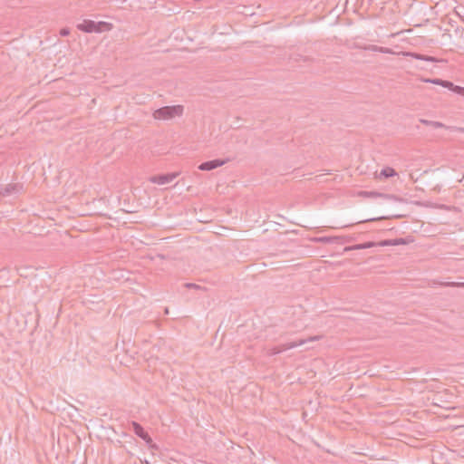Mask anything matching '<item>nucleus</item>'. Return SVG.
Returning <instances> with one entry per match:
<instances>
[{
	"mask_svg": "<svg viewBox=\"0 0 464 464\" xmlns=\"http://www.w3.org/2000/svg\"><path fill=\"white\" fill-rule=\"evenodd\" d=\"M425 82H430V83H433V84H437V85H441V86H443L445 88L453 86V82H451L450 81H445V80H442V79H439V78L427 79V80H425Z\"/></svg>",
	"mask_w": 464,
	"mask_h": 464,
	"instance_id": "13",
	"label": "nucleus"
},
{
	"mask_svg": "<svg viewBox=\"0 0 464 464\" xmlns=\"http://www.w3.org/2000/svg\"><path fill=\"white\" fill-rule=\"evenodd\" d=\"M351 226H353V224H351V225H343V227H351Z\"/></svg>",
	"mask_w": 464,
	"mask_h": 464,
	"instance_id": "25",
	"label": "nucleus"
},
{
	"mask_svg": "<svg viewBox=\"0 0 464 464\" xmlns=\"http://www.w3.org/2000/svg\"><path fill=\"white\" fill-rule=\"evenodd\" d=\"M183 113L182 105L164 106L153 112V117L156 120H170L176 116H181Z\"/></svg>",
	"mask_w": 464,
	"mask_h": 464,
	"instance_id": "2",
	"label": "nucleus"
},
{
	"mask_svg": "<svg viewBox=\"0 0 464 464\" xmlns=\"http://www.w3.org/2000/svg\"><path fill=\"white\" fill-rule=\"evenodd\" d=\"M298 56L300 57V60H302V61H304V62H306V61H309V60H310V58H308V57H304V56H302V55H298ZM294 59H295V61H299V59H297V58H294Z\"/></svg>",
	"mask_w": 464,
	"mask_h": 464,
	"instance_id": "23",
	"label": "nucleus"
},
{
	"mask_svg": "<svg viewBox=\"0 0 464 464\" xmlns=\"http://www.w3.org/2000/svg\"><path fill=\"white\" fill-rule=\"evenodd\" d=\"M60 34L62 36H68L70 34V29L65 27V28H62L61 31H60Z\"/></svg>",
	"mask_w": 464,
	"mask_h": 464,
	"instance_id": "21",
	"label": "nucleus"
},
{
	"mask_svg": "<svg viewBox=\"0 0 464 464\" xmlns=\"http://www.w3.org/2000/svg\"><path fill=\"white\" fill-rule=\"evenodd\" d=\"M363 194L365 196L372 197V198L378 197V198H383L385 199H394V200L397 199V198L394 196L388 195V194H382V193H379V192H375V191H365V192H363Z\"/></svg>",
	"mask_w": 464,
	"mask_h": 464,
	"instance_id": "14",
	"label": "nucleus"
},
{
	"mask_svg": "<svg viewBox=\"0 0 464 464\" xmlns=\"http://www.w3.org/2000/svg\"><path fill=\"white\" fill-rule=\"evenodd\" d=\"M405 239L404 238H395V239H387L381 241L379 243L380 246H399V245H404Z\"/></svg>",
	"mask_w": 464,
	"mask_h": 464,
	"instance_id": "12",
	"label": "nucleus"
},
{
	"mask_svg": "<svg viewBox=\"0 0 464 464\" xmlns=\"http://www.w3.org/2000/svg\"><path fill=\"white\" fill-rule=\"evenodd\" d=\"M403 55L404 56L412 57V58L417 59V60L425 61V62H430V63H438V62H440V60L437 59L436 57L430 56V55H425V54H421V53H418L404 52Z\"/></svg>",
	"mask_w": 464,
	"mask_h": 464,
	"instance_id": "9",
	"label": "nucleus"
},
{
	"mask_svg": "<svg viewBox=\"0 0 464 464\" xmlns=\"http://www.w3.org/2000/svg\"><path fill=\"white\" fill-rule=\"evenodd\" d=\"M77 29L84 33H102L110 31L111 24L107 22H94L85 19L76 25Z\"/></svg>",
	"mask_w": 464,
	"mask_h": 464,
	"instance_id": "1",
	"label": "nucleus"
},
{
	"mask_svg": "<svg viewBox=\"0 0 464 464\" xmlns=\"http://www.w3.org/2000/svg\"><path fill=\"white\" fill-rule=\"evenodd\" d=\"M361 48L363 50H366V51L379 52L382 53H393L392 50L390 48L377 46V45H373V44L364 45V46H362Z\"/></svg>",
	"mask_w": 464,
	"mask_h": 464,
	"instance_id": "10",
	"label": "nucleus"
},
{
	"mask_svg": "<svg viewBox=\"0 0 464 464\" xmlns=\"http://www.w3.org/2000/svg\"><path fill=\"white\" fill-rule=\"evenodd\" d=\"M350 238H346L344 237H320L315 238L316 242L324 243V244H332V243H337V244H343L346 241H349Z\"/></svg>",
	"mask_w": 464,
	"mask_h": 464,
	"instance_id": "8",
	"label": "nucleus"
},
{
	"mask_svg": "<svg viewBox=\"0 0 464 464\" xmlns=\"http://www.w3.org/2000/svg\"><path fill=\"white\" fill-rule=\"evenodd\" d=\"M165 314H169V309L168 308L165 309Z\"/></svg>",
	"mask_w": 464,
	"mask_h": 464,
	"instance_id": "26",
	"label": "nucleus"
},
{
	"mask_svg": "<svg viewBox=\"0 0 464 464\" xmlns=\"http://www.w3.org/2000/svg\"><path fill=\"white\" fill-rule=\"evenodd\" d=\"M448 89L453 91L454 92L456 93H459V94H461V95H464V87H461V86H458V85H454L451 86V87H448Z\"/></svg>",
	"mask_w": 464,
	"mask_h": 464,
	"instance_id": "18",
	"label": "nucleus"
},
{
	"mask_svg": "<svg viewBox=\"0 0 464 464\" xmlns=\"http://www.w3.org/2000/svg\"><path fill=\"white\" fill-rule=\"evenodd\" d=\"M384 218H385V217L367 218L365 220L357 221L355 224H360V223H363V222H372V221L381 220V219H384Z\"/></svg>",
	"mask_w": 464,
	"mask_h": 464,
	"instance_id": "20",
	"label": "nucleus"
},
{
	"mask_svg": "<svg viewBox=\"0 0 464 464\" xmlns=\"http://www.w3.org/2000/svg\"><path fill=\"white\" fill-rule=\"evenodd\" d=\"M227 161H228V160H221V159H216V160L205 161L198 166V169L203 170V171H210L212 169H215L218 167L223 166Z\"/></svg>",
	"mask_w": 464,
	"mask_h": 464,
	"instance_id": "7",
	"label": "nucleus"
},
{
	"mask_svg": "<svg viewBox=\"0 0 464 464\" xmlns=\"http://www.w3.org/2000/svg\"><path fill=\"white\" fill-rule=\"evenodd\" d=\"M184 286L187 288H191V289H196V290H205V288L202 287L201 285L193 284V283H186L184 285Z\"/></svg>",
	"mask_w": 464,
	"mask_h": 464,
	"instance_id": "19",
	"label": "nucleus"
},
{
	"mask_svg": "<svg viewBox=\"0 0 464 464\" xmlns=\"http://www.w3.org/2000/svg\"><path fill=\"white\" fill-rule=\"evenodd\" d=\"M319 338H320L319 336H312L309 339H298V340L294 341V342H290V343H284V344H281V345L274 346L272 348L267 349L266 354L269 355V356L279 354V353H283V352H285L286 350L293 349V348H295L297 346L303 345V344H304L308 341H316Z\"/></svg>",
	"mask_w": 464,
	"mask_h": 464,
	"instance_id": "3",
	"label": "nucleus"
},
{
	"mask_svg": "<svg viewBox=\"0 0 464 464\" xmlns=\"http://www.w3.org/2000/svg\"><path fill=\"white\" fill-rule=\"evenodd\" d=\"M443 285L450 286V287L464 288V282H447V283H444Z\"/></svg>",
	"mask_w": 464,
	"mask_h": 464,
	"instance_id": "16",
	"label": "nucleus"
},
{
	"mask_svg": "<svg viewBox=\"0 0 464 464\" xmlns=\"http://www.w3.org/2000/svg\"><path fill=\"white\" fill-rule=\"evenodd\" d=\"M397 175V172L394 169L391 167H386L382 169L379 174V179H388Z\"/></svg>",
	"mask_w": 464,
	"mask_h": 464,
	"instance_id": "11",
	"label": "nucleus"
},
{
	"mask_svg": "<svg viewBox=\"0 0 464 464\" xmlns=\"http://www.w3.org/2000/svg\"><path fill=\"white\" fill-rule=\"evenodd\" d=\"M24 191L22 183H10L0 188V195L2 197L17 196Z\"/></svg>",
	"mask_w": 464,
	"mask_h": 464,
	"instance_id": "5",
	"label": "nucleus"
},
{
	"mask_svg": "<svg viewBox=\"0 0 464 464\" xmlns=\"http://www.w3.org/2000/svg\"><path fill=\"white\" fill-rule=\"evenodd\" d=\"M130 425L134 433L141 440H143L150 450L158 449L157 445L152 441L151 437L147 431L144 430L143 427L139 422L131 421Z\"/></svg>",
	"mask_w": 464,
	"mask_h": 464,
	"instance_id": "4",
	"label": "nucleus"
},
{
	"mask_svg": "<svg viewBox=\"0 0 464 464\" xmlns=\"http://www.w3.org/2000/svg\"><path fill=\"white\" fill-rule=\"evenodd\" d=\"M360 249H364L363 243L362 244H357V245L350 246H346L344 248V251L348 252V251H352V250H360Z\"/></svg>",
	"mask_w": 464,
	"mask_h": 464,
	"instance_id": "17",
	"label": "nucleus"
},
{
	"mask_svg": "<svg viewBox=\"0 0 464 464\" xmlns=\"http://www.w3.org/2000/svg\"><path fill=\"white\" fill-rule=\"evenodd\" d=\"M178 172L155 175L150 178V181L159 185H165L172 182L178 177Z\"/></svg>",
	"mask_w": 464,
	"mask_h": 464,
	"instance_id": "6",
	"label": "nucleus"
},
{
	"mask_svg": "<svg viewBox=\"0 0 464 464\" xmlns=\"http://www.w3.org/2000/svg\"><path fill=\"white\" fill-rule=\"evenodd\" d=\"M363 246H364V249H366V248H370V247H372V246H376V243H374V242H365V243H363Z\"/></svg>",
	"mask_w": 464,
	"mask_h": 464,
	"instance_id": "22",
	"label": "nucleus"
},
{
	"mask_svg": "<svg viewBox=\"0 0 464 464\" xmlns=\"http://www.w3.org/2000/svg\"><path fill=\"white\" fill-rule=\"evenodd\" d=\"M456 130L458 131H460V132H463L464 133V128H456Z\"/></svg>",
	"mask_w": 464,
	"mask_h": 464,
	"instance_id": "24",
	"label": "nucleus"
},
{
	"mask_svg": "<svg viewBox=\"0 0 464 464\" xmlns=\"http://www.w3.org/2000/svg\"><path fill=\"white\" fill-rule=\"evenodd\" d=\"M420 122L424 125H427V126H431L433 128H448L445 124H443L442 122H440V121H429V120H425V119H420Z\"/></svg>",
	"mask_w": 464,
	"mask_h": 464,
	"instance_id": "15",
	"label": "nucleus"
}]
</instances>
